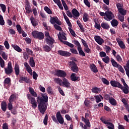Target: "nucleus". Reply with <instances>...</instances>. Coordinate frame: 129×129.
I'll return each mask as SVG.
<instances>
[{"instance_id": "1", "label": "nucleus", "mask_w": 129, "mask_h": 129, "mask_svg": "<svg viewBox=\"0 0 129 129\" xmlns=\"http://www.w3.org/2000/svg\"><path fill=\"white\" fill-rule=\"evenodd\" d=\"M41 96L43 99L37 97V101L39 102L38 105V110L42 114H44L47 109V104L45 102H48V96L46 94H42Z\"/></svg>"}, {"instance_id": "2", "label": "nucleus", "mask_w": 129, "mask_h": 129, "mask_svg": "<svg viewBox=\"0 0 129 129\" xmlns=\"http://www.w3.org/2000/svg\"><path fill=\"white\" fill-rule=\"evenodd\" d=\"M120 80L123 86L120 84V89H121L125 94H127L129 93V87L127 84H126V83H125L124 79L121 78Z\"/></svg>"}, {"instance_id": "3", "label": "nucleus", "mask_w": 129, "mask_h": 129, "mask_svg": "<svg viewBox=\"0 0 129 129\" xmlns=\"http://www.w3.org/2000/svg\"><path fill=\"white\" fill-rule=\"evenodd\" d=\"M28 99H30V103L31 104L32 108L36 109L37 108V105H38V103L36 101V99L34 97L31 96L30 94L27 95Z\"/></svg>"}, {"instance_id": "4", "label": "nucleus", "mask_w": 129, "mask_h": 129, "mask_svg": "<svg viewBox=\"0 0 129 129\" xmlns=\"http://www.w3.org/2000/svg\"><path fill=\"white\" fill-rule=\"evenodd\" d=\"M100 120L103 122V123H104V124H106V125H107L108 129H114V125L110 122V121H109V120L106 119L103 117H101Z\"/></svg>"}, {"instance_id": "5", "label": "nucleus", "mask_w": 129, "mask_h": 129, "mask_svg": "<svg viewBox=\"0 0 129 129\" xmlns=\"http://www.w3.org/2000/svg\"><path fill=\"white\" fill-rule=\"evenodd\" d=\"M54 75H55V76H57V77L64 78V77H66L67 74L64 71L56 70L54 72Z\"/></svg>"}, {"instance_id": "6", "label": "nucleus", "mask_w": 129, "mask_h": 129, "mask_svg": "<svg viewBox=\"0 0 129 129\" xmlns=\"http://www.w3.org/2000/svg\"><path fill=\"white\" fill-rule=\"evenodd\" d=\"M106 16L104 17V20L109 22L111 20H112L114 18V15L112 14V12L110 11H107L105 12Z\"/></svg>"}, {"instance_id": "7", "label": "nucleus", "mask_w": 129, "mask_h": 129, "mask_svg": "<svg viewBox=\"0 0 129 129\" xmlns=\"http://www.w3.org/2000/svg\"><path fill=\"white\" fill-rule=\"evenodd\" d=\"M5 72L7 75L13 73V67H12V62L11 61L8 62L7 67L5 69Z\"/></svg>"}, {"instance_id": "8", "label": "nucleus", "mask_w": 129, "mask_h": 129, "mask_svg": "<svg viewBox=\"0 0 129 129\" xmlns=\"http://www.w3.org/2000/svg\"><path fill=\"white\" fill-rule=\"evenodd\" d=\"M50 23L52 25H55V24H57V25H58V26H61L62 25V22L59 21L58 17H51Z\"/></svg>"}, {"instance_id": "9", "label": "nucleus", "mask_w": 129, "mask_h": 129, "mask_svg": "<svg viewBox=\"0 0 129 129\" xmlns=\"http://www.w3.org/2000/svg\"><path fill=\"white\" fill-rule=\"evenodd\" d=\"M57 36L59 40L61 42H64L63 41V40L64 41H66V40H67V38H66V34L63 32V31H60L59 34H57Z\"/></svg>"}, {"instance_id": "10", "label": "nucleus", "mask_w": 129, "mask_h": 129, "mask_svg": "<svg viewBox=\"0 0 129 129\" xmlns=\"http://www.w3.org/2000/svg\"><path fill=\"white\" fill-rule=\"evenodd\" d=\"M89 117V114L88 113H86L85 115V117H82V121H84L85 124L88 126V127H90V122H89V119H88L87 118Z\"/></svg>"}, {"instance_id": "11", "label": "nucleus", "mask_w": 129, "mask_h": 129, "mask_svg": "<svg viewBox=\"0 0 129 129\" xmlns=\"http://www.w3.org/2000/svg\"><path fill=\"white\" fill-rule=\"evenodd\" d=\"M70 66L71 70H72L73 72L77 73L78 71V67H77V64L75 63V62L73 61L70 62Z\"/></svg>"}, {"instance_id": "12", "label": "nucleus", "mask_w": 129, "mask_h": 129, "mask_svg": "<svg viewBox=\"0 0 129 129\" xmlns=\"http://www.w3.org/2000/svg\"><path fill=\"white\" fill-rule=\"evenodd\" d=\"M61 86H63V87H66L67 88H69L70 87V86L71 85V84L70 82H69V81L66 78H63L62 79V82L61 83Z\"/></svg>"}, {"instance_id": "13", "label": "nucleus", "mask_w": 129, "mask_h": 129, "mask_svg": "<svg viewBox=\"0 0 129 129\" xmlns=\"http://www.w3.org/2000/svg\"><path fill=\"white\" fill-rule=\"evenodd\" d=\"M95 41L97 43V44H99V45H102L104 43V40L101 37L96 35L94 36Z\"/></svg>"}, {"instance_id": "14", "label": "nucleus", "mask_w": 129, "mask_h": 129, "mask_svg": "<svg viewBox=\"0 0 129 129\" xmlns=\"http://www.w3.org/2000/svg\"><path fill=\"white\" fill-rule=\"evenodd\" d=\"M56 118L60 124H63V123H64V118L62 117V115H61L60 111L56 113Z\"/></svg>"}, {"instance_id": "15", "label": "nucleus", "mask_w": 129, "mask_h": 129, "mask_svg": "<svg viewBox=\"0 0 129 129\" xmlns=\"http://www.w3.org/2000/svg\"><path fill=\"white\" fill-rule=\"evenodd\" d=\"M24 66L26 68V71L28 72L30 75H33V70H32V68L30 67L29 63H28V62H25Z\"/></svg>"}, {"instance_id": "16", "label": "nucleus", "mask_w": 129, "mask_h": 129, "mask_svg": "<svg viewBox=\"0 0 129 129\" xmlns=\"http://www.w3.org/2000/svg\"><path fill=\"white\" fill-rule=\"evenodd\" d=\"M57 54L58 55H60V56H70V55H71V53H69L68 51H65L64 50H59L57 51Z\"/></svg>"}, {"instance_id": "17", "label": "nucleus", "mask_w": 129, "mask_h": 129, "mask_svg": "<svg viewBox=\"0 0 129 129\" xmlns=\"http://www.w3.org/2000/svg\"><path fill=\"white\" fill-rule=\"evenodd\" d=\"M62 15L63 16V18L68 26H69L70 28H71L72 27V24H71V22H70V21L69 20V18L68 17H67V15H66V14H65V12L64 11H62Z\"/></svg>"}, {"instance_id": "18", "label": "nucleus", "mask_w": 129, "mask_h": 129, "mask_svg": "<svg viewBox=\"0 0 129 129\" xmlns=\"http://www.w3.org/2000/svg\"><path fill=\"white\" fill-rule=\"evenodd\" d=\"M24 82L26 83H30V82H31V80L26 77H21L19 79V82L20 83H23Z\"/></svg>"}, {"instance_id": "19", "label": "nucleus", "mask_w": 129, "mask_h": 129, "mask_svg": "<svg viewBox=\"0 0 129 129\" xmlns=\"http://www.w3.org/2000/svg\"><path fill=\"white\" fill-rule=\"evenodd\" d=\"M116 40L121 49H125V45L124 44V43H123L122 40H121V39L117 38L116 39Z\"/></svg>"}, {"instance_id": "20", "label": "nucleus", "mask_w": 129, "mask_h": 129, "mask_svg": "<svg viewBox=\"0 0 129 129\" xmlns=\"http://www.w3.org/2000/svg\"><path fill=\"white\" fill-rule=\"evenodd\" d=\"M110 83L113 87H118V88L120 87V83L116 81H111Z\"/></svg>"}, {"instance_id": "21", "label": "nucleus", "mask_w": 129, "mask_h": 129, "mask_svg": "<svg viewBox=\"0 0 129 129\" xmlns=\"http://www.w3.org/2000/svg\"><path fill=\"white\" fill-rule=\"evenodd\" d=\"M72 13L74 16V18H78L79 16H80V13L78 12V11L75 9H74L72 11Z\"/></svg>"}, {"instance_id": "22", "label": "nucleus", "mask_w": 129, "mask_h": 129, "mask_svg": "<svg viewBox=\"0 0 129 129\" xmlns=\"http://www.w3.org/2000/svg\"><path fill=\"white\" fill-rule=\"evenodd\" d=\"M71 79L72 81H79V77L76 76V74L72 73L71 75Z\"/></svg>"}, {"instance_id": "23", "label": "nucleus", "mask_w": 129, "mask_h": 129, "mask_svg": "<svg viewBox=\"0 0 129 129\" xmlns=\"http://www.w3.org/2000/svg\"><path fill=\"white\" fill-rule=\"evenodd\" d=\"M14 70L16 75L19 76L20 75V66L19 64L16 63L14 68Z\"/></svg>"}, {"instance_id": "24", "label": "nucleus", "mask_w": 129, "mask_h": 129, "mask_svg": "<svg viewBox=\"0 0 129 129\" xmlns=\"http://www.w3.org/2000/svg\"><path fill=\"white\" fill-rule=\"evenodd\" d=\"M46 43L48 45H53L54 43V39L51 37H48L47 38H46Z\"/></svg>"}, {"instance_id": "25", "label": "nucleus", "mask_w": 129, "mask_h": 129, "mask_svg": "<svg viewBox=\"0 0 129 129\" xmlns=\"http://www.w3.org/2000/svg\"><path fill=\"white\" fill-rule=\"evenodd\" d=\"M111 62L113 66V67H115V68H117L120 64H118L114 59L111 58Z\"/></svg>"}, {"instance_id": "26", "label": "nucleus", "mask_w": 129, "mask_h": 129, "mask_svg": "<svg viewBox=\"0 0 129 129\" xmlns=\"http://www.w3.org/2000/svg\"><path fill=\"white\" fill-rule=\"evenodd\" d=\"M90 68L91 70L94 72V73H96L98 72V70H97V68L96 67V66L94 64H92L90 65Z\"/></svg>"}, {"instance_id": "27", "label": "nucleus", "mask_w": 129, "mask_h": 129, "mask_svg": "<svg viewBox=\"0 0 129 129\" xmlns=\"http://www.w3.org/2000/svg\"><path fill=\"white\" fill-rule=\"evenodd\" d=\"M94 97L96 99V102L97 103H98L99 102H100V101H101V100L103 99V97H102V96H101V95H95Z\"/></svg>"}, {"instance_id": "28", "label": "nucleus", "mask_w": 129, "mask_h": 129, "mask_svg": "<svg viewBox=\"0 0 129 129\" xmlns=\"http://www.w3.org/2000/svg\"><path fill=\"white\" fill-rule=\"evenodd\" d=\"M109 102L112 105L115 106L116 104H117V103L116 102V100L114 99L113 98H109Z\"/></svg>"}, {"instance_id": "29", "label": "nucleus", "mask_w": 129, "mask_h": 129, "mask_svg": "<svg viewBox=\"0 0 129 129\" xmlns=\"http://www.w3.org/2000/svg\"><path fill=\"white\" fill-rule=\"evenodd\" d=\"M29 90L30 93L32 95V96H34V97H37V96H38L37 93L35 92L32 88H29Z\"/></svg>"}, {"instance_id": "30", "label": "nucleus", "mask_w": 129, "mask_h": 129, "mask_svg": "<svg viewBox=\"0 0 129 129\" xmlns=\"http://www.w3.org/2000/svg\"><path fill=\"white\" fill-rule=\"evenodd\" d=\"M12 47L14 49V50H15L17 52H19V53H21V52H22V51L21 47L18 45H15L14 44H12Z\"/></svg>"}, {"instance_id": "31", "label": "nucleus", "mask_w": 129, "mask_h": 129, "mask_svg": "<svg viewBox=\"0 0 129 129\" xmlns=\"http://www.w3.org/2000/svg\"><path fill=\"white\" fill-rule=\"evenodd\" d=\"M83 19L84 22H85V23H86V22H88V20H89V16H88V14L86 13H84L83 16Z\"/></svg>"}, {"instance_id": "32", "label": "nucleus", "mask_w": 129, "mask_h": 129, "mask_svg": "<svg viewBox=\"0 0 129 129\" xmlns=\"http://www.w3.org/2000/svg\"><path fill=\"white\" fill-rule=\"evenodd\" d=\"M54 81L55 83H56V84H58V85H60V86L62 85V81L60 78H54Z\"/></svg>"}, {"instance_id": "33", "label": "nucleus", "mask_w": 129, "mask_h": 129, "mask_svg": "<svg viewBox=\"0 0 129 129\" xmlns=\"http://www.w3.org/2000/svg\"><path fill=\"white\" fill-rule=\"evenodd\" d=\"M16 99H17V96H16V95L15 94H12L9 98V102H14V101H15V100H16Z\"/></svg>"}, {"instance_id": "34", "label": "nucleus", "mask_w": 129, "mask_h": 129, "mask_svg": "<svg viewBox=\"0 0 129 129\" xmlns=\"http://www.w3.org/2000/svg\"><path fill=\"white\" fill-rule=\"evenodd\" d=\"M30 21L32 26H33L34 27H36V26L38 25V22L36 21V20H35V19H34V17L33 16L31 17Z\"/></svg>"}, {"instance_id": "35", "label": "nucleus", "mask_w": 129, "mask_h": 129, "mask_svg": "<svg viewBox=\"0 0 129 129\" xmlns=\"http://www.w3.org/2000/svg\"><path fill=\"white\" fill-rule=\"evenodd\" d=\"M29 64L30 65L31 67H35V66H36V63H35V61L34 60L33 57H31L30 58Z\"/></svg>"}, {"instance_id": "36", "label": "nucleus", "mask_w": 129, "mask_h": 129, "mask_svg": "<svg viewBox=\"0 0 129 129\" xmlns=\"http://www.w3.org/2000/svg\"><path fill=\"white\" fill-rule=\"evenodd\" d=\"M101 91L100 88L94 87L92 89V92L93 93H98Z\"/></svg>"}, {"instance_id": "37", "label": "nucleus", "mask_w": 129, "mask_h": 129, "mask_svg": "<svg viewBox=\"0 0 129 129\" xmlns=\"http://www.w3.org/2000/svg\"><path fill=\"white\" fill-rule=\"evenodd\" d=\"M1 108L3 111H6L7 110V103L3 101L1 103Z\"/></svg>"}, {"instance_id": "38", "label": "nucleus", "mask_w": 129, "mask_h": 129, "mask_svg": "<svg viewBox=\"0 0 129 129\" xmlns=\"http://www.w3.org/2000/svg\"><path fill=\"white\" fill-rule=\"evenodd\" d=\"M101 26L102 27V28H103V29H109L110 28L109 25H108V24L105 22L102 23L101 24Z\"/></svg>"}, {"instance_id": "39", "label": "nucleus", "mask_w": 129, "mask_h": 129, "mask_svg": "<svg viewBox=\"0 0 129 129\" xmlns=\"http://www.w3.org/2000/svg\"><path fill=\"white\" fill-rule=\"evenodd\" d=\"M112 27H117L118 25V21L115 19H113L111 21Z\"/></svg>"}, {"instance_id": "40", "label": "nucleus", "mask_w": 129, "mask_h": 129, "mask_svg": "<svg viewBox=\"0 0 129 129\" xmlns=\"http://www.w3.org/2000/svg\"><path fill=\"white\" fill-rule=\"evenodd\" d=\"M121 101L122 102L123 105H124L125 107L126 108V109H128L129 108V106L128 104H127V102L126 101V99L123 98L121 100Z\"/></svg>"}, {"instance_id": "41", "label": "nucleus", "mask_w": 129, "mask_h": 129, "mask_svg": "<svg viewBox=\"0 0 129 129\" xmlns=\"http://www.w3.org/2000/svg\"><path fill=\"white\" fill-rule=\"evenodd\" d=\"M118 12L122 16H125V15H126V10L123 9V8H122L121 9L118 10Z\"/></svg>"}, {"instance_id": "42", "label": "nucleus", "mask_w": 129, "mask_h": 129, "mask_svg": "<svg viewBox=\"0 0 129 129\" xmlns=\"http://www.w3.org/2000/svg\"><path fill=\"white\" fill-rule=\"evenodd\" d=\"M44 11H45V12H46L48 15H52L53 14L52 11H51V9H50V8L47 6L44 7Z\"/></svg>"}, {"instance_id": "43", "label": "nucleus", "mask_w": 129, "mask_h": 129, "mask_svg": "<svg viewBox=\"0 0 129 129\" xmlns=\"http://www.w3.org/2000/svg\"><path fill=\"white\" fill-rule=\"evenodd\" d=\"M78 51H79V53L81 56H83L84 57L85 56V53H84V51H83V50H82V47H80V48H78Z\"/></svg>"}, {"instance_id": "44", "label": "nucleus", "mask_w": 129, "mask_h": 129, "mask_svg": "<svg viewBox=\"0 0 129 129\" xmlns=\"http://www.w3.org/2000/svg\"><path fill=\"white\" fill-rule=\"evenodd\" d=\"M37 39H39V40H42V39H44V34L42 32H38Z\"/></svg>"}, {"instance_id": "45", "label": "nucleus", "mask_w": 129, "mask_h": 129, "mask_svg": "<svg viewBox=\"0 0 129 129\" xmlns=\"http://www.w3.org/2000/svg\"><path fill=\"white\" fill-rule=\"evenodd\" d=\"M102 60L103 61V62H104V63H105L106 64H108L109 63V57L108 56H105V57L102 58Z\"/></svg>"}, {"instance_id": "46", "label": "nucleus", "mask_w": 129, "mask_h": 129, "mask_svg": "<svg viewBox=\"0 0 129 129\" xmlns=\"http://www.w3.org/2000/svg\"><path fill=\"white\" fill-rule=\"evenodd\" d=\"M116 59L117 60V62H119V63L122 62V58H121V56H120V55L119 54H117L116 56Z\"/></svg>"}, {"instance_id": "47", "label": "nucleus", "mask_w": 129, "mask_h": 129, "mask_svg": "<svg viewBox=\"0 0 129 129\" xmlns=\"http://www.w3.org/2000/svg\"><path fill=\"white\" fill-rule=\"evenodd\" d=\"M39 32L37 31H34L32 32V36L34 37L35 39H37L38 38V34Z\"/></svg>"}, {"instance_id": "48", "label": "nucleus", "mask_w": 129, "mask_h": 129, "mask_svg": "<svg viewBox=\"0 0 129 129\" xmlns=\"http://www.w3.org/2000/svg\"><path fill=\"white\" fill-rule=\"evenodd\" d=\"M74 44H75V45L77 46L78 49L80 48H81V44H80V43H79V41H78V40L74 41Z\"/></svg>"}, {"instance_id": "49", "label": "nucleus", "mask_w": 129, "mask_h": 129, "mask_svg": "<svg viewBox=\"0 0 129 129\" xmlns=\"http://www.w3.org/2000/svg\"><path fill=\"white\" fill-rule=\"evenodd\" d=\"M102 82L104 83V84H106V85H109V81L106 80V79L103 78L101 79Z\"/></svg>"}, {"instance_id": "50", "label": "nucleus", "mask_w": 129, "mask_h": 129, "mask_svg": "<svg viewBox=\"0 0 129 129\" xmlns=\"http://www.w3.org/2000/svg\"><path fill=\"white\" fill-rule=\"evenodd\" d=\"M0 7L1 8L2 10V12L3 13H6V11L7 9V8L6 7V5L3 4H0Z\"/></svg>"}, {"instance_id": "51", "label": "nucleus", "mask_w": 129, "mask_h": 129, "mask_svg": "<svg viewBox=\"0 0 129 129\" xmlns=\"http://www.w3.org/2000/svg\"><path fill=\"white\" fill-rule=\"evenodd\" d=\"M25 9L27 14H30V13H32V10L31 9V8H30V6L27 5L25 7Z\"/></svg>"}, {"instance_id": "52", "label": "nucleus", "mask_w": 129, "mask_h": 129, "mask_svg": "<svg viewBox=\"0 0 129 129\" xmlns=\"http://www.w3.org/2000/svg\"><path fill=\"white\" fill-rule=\"evenodd\" d=\"M116 6L118 11L121 10V9H122V7H123V6L122 5V4L121 3H117L116 4Z\"/></svg>"}, {"instance_id": "53", "label": "nucleus", "mask_w": 129, "mask_h": 129, "mask_svg": "<svg viewBox=\"0 0 129 129\" xmlns=\"http://www.w3.org/2000/svg\"><path fill=\"white\" fill-rule=\"evenodd\" d=\"M0 65L2 68H4L5 67V60H4V59H3V58H2V57L1 56H0Z\"/></svg>"}, {"instance_id": "54", "label": "nucleus", "mask_w": 129, "mask_h": 129, "mask_svg": "<svg viewBox=\"0 0 129 129\" xmlns=\"http://www.w3.org/2000/svg\"><path fill=\"white\" fill-rule=\"evenodd\" d=\"M1 55L4 60H8V54L6 53L5 51H3Z\"/></svg>"}, {"instance_id": "55", "label": "nucleus", "mask_w": 129, "mask_h": 129, "mask_svg": "<svg viewBox=\"0 0 129 129\" xmlns=\"http://www.w3.org/2000/svg\"><path fill=\"white\" fill-rule=\"evenodd\" d=\"M26 52L28 53V55H31V56H33L34 55V52L32 50L30 49L29 48H26Z\"/></svg>"}, {"instance_id": "56", "label": "nucleus", "mask_w": 129, "mask_h": 129, "mask_svg": "<svg viewBox=\"0 0 129 129\" xmlns=\"http://www.w3.org/2000/svg\"><path fill=\"white\" fill-rule=\"evenodd\" d=\"M0 25L1 26H4L5 25V20H4V18L3 16L0 14Z\"/></svg>"}, {"instance_id": "57", "label": "nucleus", "mask_w": 129, "mask_h": 129, "mask_svg": "<svg viewBox=\"0 0 129 129\" xmlns=\"http://www.w3.org/2000/svg\"><path fill=\"white\" fill-rule=\"evenodd\" d=\"M57 89L59 93H60V94L62 95V96H64L65 94L64 93V91H63V90H62V88H61L60 86H57Z\"/></svg>"}, {"instance_id": "58", "label": "nucleus", "mask_w": 129, "mask_h": 129, "mask_svg": "<svg viewBox=\"0 0 129 129\" xmlns=\"http://www.w3.org/2000/svg\"><path fill=\"white\" fill-rule=\"evenodd\" d=\"M125 71H127L129 70V59L126 61V65L123 67Z\"/></svg>"}, {"instance_id": "59", "label": "nucleus", "mask_w": 129, "mask_h": 129, "mask_svg": "<svg viewBox=\"0 0 129 129\" xmlns=\"http://www.w3.org/2000/svg\"><path fill=\"white\" fill-rule=\"evenodd\" d=\"M64 44L70 47V48H73L74 47V45L70 42H68V41H63Z\"/></svg>"}, {"instance_id": "60", "label": "nucleus", "mask_w": 129, "mask_h": 129, "mask_svg": "<svg viewBox=\"0 0 129 129\" xmlns=\"http://www.w3.org/2000/svg\"><path fill=\"white\" fill-rule=\"evenodd\" d=\"M118 20L120 22H123L124 21V16L123 15H120V14L118 15L117 16Z\"/></svg>"}, {"instance_id": "61", "label": "nucleus", "mask_w": 129, "mask_h": 129, "mask_svg": "<svg viewBox=\"0 0 129 129\" xmlns=\"http://www.w3.org/2000/svg\"><path fill=\"white\" fill-rule=\"evenodd\" d=\"M43 49L44 51H45V52H50V51L51 50L50 47H49V46L48 45H45L43 46Z\"/></svg>"}, {"instance_id": "62", "label": "nucleus", "mask_w": 129, "mask_h": 129, "mask_svg": "<svg viewBox=\"0 0 129 129\" xmlns=\"http://www.w3.org/2000/svg\"><path fill=\"white\" fill-rule=\"evenodd\" d=\"M32 75L33 79H35V80H37L38 77L39 76V75L37 74V73H36V72L35 71L33 72Z\"/></svg>"}, {"instance_id": "63", "label": "nucleus", "mask_w": 129, "mask_h": 129, "mask_svg": "<svg viewBox=\"0 0 129 129\" xmlns=\"http://www.w3.org/2000/svg\"><path fill=\"white\" fill-rule=\"evenodd\" d=\"M16 28L17 29L18 32L19 33V34H22V27H21V25H17Z\"/></svg>"}, {"instance_id": "64", "label": "nucleus", "mask_w": 129, "mask_h": 129, "mask_svg": "<svg viewBox=\"0 0 129 129\" xmlns=\"http://www.w3.org/2000/svg\"><path fill=\"white\" fill-rule=\"evenodd\" d=\"M117 68L118 69L120 72H121V73H124V70L123 69V68L121 66L120 64Z\"/></svg>"}]
</instances>
